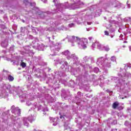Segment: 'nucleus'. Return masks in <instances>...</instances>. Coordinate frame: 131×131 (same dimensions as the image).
Instances as JSON below:
<instances>
[{"label":"nucleus","mask_w":131,"mask_h":131,"mask_svg":"<svg viewBox=\"0 0 131 131\" xmlns=\"http://www.w3.org/2000/svg\"><path fill=\"white\" fill-rule=\"evenodd\" d=\"M114 122H115V123H117V121H114Z\"/></svg>","instance_id":"nucleus-54"},{"label":"nucleus","mask_w":131,"mask_h":131,"mask_svg":"<svg viewBox=\"0 0 131 131\" xmlns=\"http://www.w3.org/2000/svg\"><path fill=\"white\" fill-rule=\"evenodd\" d=\"M87 24H88V25H92V22H88V23H87Z\"/></svg>","instance_id":"nucleus-48"},{"label":"nucleus","mask_w":131,"mask_h":131,"mask_svg":"<svg viewBox=\"0 0 131 131\" xmlns=\"http://www.w3.org/2000/svg\"><path fill=\"white\" fill-rule=\"evenodd\" d=\"M60 70H62L63 72L64 71H68L69 70V66H68V62L67 61H64L62 64L60 68Z\"/></svg>","instance_id":"nucleus-11"},{"label":"nucleus","mask_w":131,"mask_h":131,"mask_svg":"<svg viewBox=\"0 0 131 131\" xmlns=\"http://www.w3.org/2000/svg\"><path fill=\"white\" fill-rule=\"evenodd\" d=\"M62 55H64L68 60L70 58V56L71 55V53L69 50H66L62 52Z\"/></svg>","instance_id":"nucleus-17"},{"label":"nucleus","mask_w":131,"mask_h":131,"mask_svg":"<svg viewBox=\"0 0 131 131\" xmlns=\"http://www.w3.org/2000/svg\"><path fill=\"white\" fill-rule=\"evenodd\" d=\"M77 96H76L75 98V103H80V99H81V92H78Z\"/></svg>","instance_id":"nucleus-16"},{"label":"nucleus","mask_w":131,"mask_h":131,"mask_svg":"<svg viewBox=\"0 0 131 131\" xmlns=\"http://www.w3.org/2000/svg\"><path fill=\"white\" fill-rule=\"evenodd\" d=\"M24 3L26 6H28V5H30V3L28 0H24Z\"/></svg>","instance_id":"nucleus-36"},{"label":"nucleus","mask_w":131,"mask_h":131,"mask_svg":"<svg viewBox=\"0 0 131 131\" xmlns=\"http://www.w3.org/2000/svg\"><path fill=\"white\" fill-rule=\"evenodd\" d=\"M20 66H21L23 68H25V67H26V63L25 62H21Z\"/></svg>","instance_id":"nucleus-37"},{"label":"nucleus","mask_w":131,"mask_h":131,"mask_svg":"<svg viewBox=\"0 0 131 131\" xmlns=\"http://www.w3.org/2000/svg\"><path fill=\"white\" fill-rule=\"evenodd\" d=\"M34 131H36V130L35 129H34Z\"/></svg>","instance_id":"nucleus-64"},{"label":"nucleus","mask_w":131,"mask_h":131,"mask_svg":"<svg viewBox=\"0 0 131 131\" xmlns=\"http://www.w3.org/2000/svg\"><path fill=\"white\" fill-rule=\"evenodd\" d=\"M50 70H51V69H50L49 70V71H50Z\"/></svg>","instance_id":"nucleus-63"},{"label":"nucleus","mask_w":131,"mask_h":131,"mask_svg":"<svg viewBox=\"0 0 131 131\" xmlns=\"http://www.w3.org/2000/svg\"><path fill=\"white\" fill-rule=\"evenodd\" d=\"M30 5L32 7H35V6H36V3H35V2H31Z\"/></svg>","instance_id":"nucleus-38"},{"label":"nucleus","mask_w":131,"mask_h":131,"mask_svg":"<svg viewBox=\"0 0 131 131\" xmlns=\"http://www.w3.org/2000/svg\"><path fill=\"white\" fill-rule=\"evenodd\" d=\"M61 16H58V19L60 20L61 21V23H66L67 22V20H69V16L68 15H63V18H61Z\"/></svg>","instance_id":"nucleus-13"},{"label":"nucleus","mask_w":131,"mask_h":131,"mask_svg":"<svg viewBox=\"0 0 131 131\" xmlns=\"http://www.w3.org/2000/svg\"><path fill=\"white\" fill-rule=\"evenodd\" d=\"M127 5L128 9H130V4H128V1L127 2Z\"/></svg>","instance_id":"nucleus-40"},{"label":"nucleus","mask_w":131,"mask_h":131,"mask_svg":"<svg viewBox=\"0 0 131 131\" xmlns=\"http://www.w3.org/2000/svg\"><path fill=\"white\" fill-rule=\"evenodd\" d=\"M96 46H97L98 49H99V50H103V48L104 46L101 45V43H100L98 41L96 42Z\"/></svg>","instance_id":"nucleus-23"},{"label":"nucleus","mask_w":131,"mask_h":131,"mask_svg":"<svg viewBox=\"0 0 131 131\" xmlns=\"http://www.w3.org/2000/svg\"><path fill=\"white\" fill-rule=\"evenodd\" d=\"M60 118H62V117H62V116H60Z\"/></svg>","instance_id":"nucleus-60"},{"label":"nucleus","mask_w":131,"mask_h":131,"mask_svg":"<svg viewBox=\"0 0 131 131\" xmlns=\"http://www.w3.org/2000/svg\"><path fill=\"white\" fill-rule=\"evenodd\" d=\"M103 50H104L106 51V52H108L110 51V48H109V46L106 45L105 46H103Z\"/></svg>","instance_id":"nucleus-29"},{"label":"nucleus","mask_w":131,"mask_h":131,"mask_svg":"<svg viewBox=\"0 0 131 131\" xmlns=\"http://www.w3.org/2000/svg\"><path fill=\"white\" fill-rule=\"evenodd\" d=\"M38 13L41 18H45V15H46V14H47L46 13L42 12H39Z\"/></svg>","instance_id":"nucleus-28"},{"label":"nucleus","mask_w":131,"mask_h":131,"mask_svg":"<svg viewBox=\"0 0 131 131\" xmlns=\"http://www.w3.org/2000/svg\"><path fill=\"white\" fill-rule=\"evenodd\" d=\"M68 60H72L74 62V64H77V62H78V57L75 53L71 54Z\"/></svg>","instance_id":"nucleus-9"},{"label":"nucleus","mask_w":131,"mask_h":131,"mask_svg":"<svg viewBox=\"0 0 131 131\" xmlns=\"http://www.w3.org/2000/svg\"><path fill=\"white\" fill-rule=\"evenodd\" d=\"M24 49L26 52V53L28 54V55H29V56H33V55H34L33 51L30 50L31 48L29 47V46H25Z\"/></svg>","instance_id":"nucleus-10"},{"label":"nucleus","mask_w":131,"mask_h":131,"mask_svg":"<svg viewBox=\"0 0 131 131\" xmlns=\"http://www.w3.org/2000/svg\"><path fill=\"white\" fill-rule=\"evenodd\" d=\"M119 77L121 78L116 82H117L118 86H124V90H126V86H127V80L128 77H130V74H121V73L118 74Z\"/></svg>","instance_id":"nucleus-3"},{"label":"nucleus","mask_w":131,"mask_h":131,"mask_svg":"<svg viewBox=\"0 0 131 131\" xmlns=\"http://www.w3.org/2000/svg\"><path fill=\"white\" fill-rule=\"evenodd\" d=\"M24 30H25V29H26V28H24Z\"/></svg>","instance_id":"nucleus-58"},{"label":"nucleus","mask_w":131,"mask_h":131,"mask_svg":"<svg viewBox=\"0 0 131 131\" xmlns=\"http://www.w3.org/2000/svg\"><path fill=\"white\" fill-rule=\"evenodd\" d=\"M129 19L130 20L131 18H130V17H129Z\"/></svg>","instance_id":"nucleus-61"},{"label":"nucleus","mask_w":131,"mask_h":131,"mask_svg":"<svg viewBox=\"0 0 131 131\" xmlns=\"http://www.w3.org/2000/svg\"><path fill=\"white\" fill-rule=\"evenodd\" d=\"M13 49L14 48L13 47H11L10 49V51H13Z\"/></svg>","instance_id":"nucleus-52"},{"label":"nucleus","mask_w":131,"mask_h":131,"mask_svg":"<svg viewBox=\"0 0 131 131\" xmlns=\"http://www.w3.org/2000/svg\"><path fill=\"white\" fill-rule=\"evenodd\" d=\"M61 48H62V46L61 43H56L55 45L53 44L50 46V49L51 51V56H55L57 55L59 52H60V50H61Z\"/></svg>","instance_id":"nucleus-4"},{"label":"nucleus","mask_w":131,"mask_h":131,"mask_svg":"<svg viewBox=\"0 0 131 131\" xmlns=\"http://www.w3.org/2000/svg\"><path fill=\"white\" fill-rule=\"evenodd\" d=\"M42 2H43V3H44L45 4H46V3H47V0H41Z\"/></svg>","instance_id":"nucleus-47"},{"label":"nucleus","mask_w":131,"mask_h":131,"mask_svg":"<svg viewBox=\"0 0 131 131\" xmlns=\"http://www.w3.org/2000/svg\"><path fill=\"white\" fill-rule=\"evenodd\" d=\"M33 109H36V108H37V111H39V110H41L42 108V106L40 104H37V103L35 102L33 105Z\"/></svg>","instance_id":"nucleus-20"},{"label":"nucleus","mask_w":131,"mask_h":131,"mask_svg":"<svg viewBox=\"0 0 131 131\" xmlns=\"http://www.w3.org/2000/svg\"><path fill=\"white\" fill-rule=\"evenodd\" d=\"M3 88L4 89H6V90H7L9 94H12V88L11 87V85L9 84H5L3 86Z\"/></svg>","instance_id":"nucleus-19"},{"label":"nucleus","mask_w":131,"mask_h":131,"mask_svg":"<svg viewBox=\"0 0 131 131\" xmlns=\"http://www.w3.org/2000/svg\"><path fill=\"white\" fill-rule=\"evenodd\" d=\"M43 112H45V111H46V110H43Z\"/></svg>","instance_id":"nucleus-57"},{"label":"nucleus","mask_w":131,"mask_h":131,"mask_svg":"<svg viewBox=\"0 0 131 131\" xmlns=\"http://www.w3.org/2000/svg\"><path fill=\"white\" fill-rule=\"evenodd\" d=\"M84 62H91V63H94V58L93 57H89L88 56H85L83 58Z\"/></svg>","instance_id":"nucleus-18"},{"label":"nucleus","mask_w":131,"mask_h":131,"mask_svg":"<svg viewBox=\"0 0 131 131\" xmlns=\"http://www.w3.org/2000/svg\"><path fill=\"white\" fill-rule=\"evenodd\" d=\"M97 46V44L96 43V42L93 43L92 45V50H94V48Z\"/></svg>","instance_id":"nucleus-39"},{"label":"nucleus","mask_w":131,"mask_h":131,"mask_svg":"<svg viewBox=\"0 0 131 131\" xmlns=\"http://www.w3.org/2000/svg\"><path fill=\"white\" fill-rule=\"evenodd\" d=\"M111 61H112V62H116V57L112 56L111 57Z\"/></svg>","instance_id":"nucleus-33"},{"label":"nucleus","mask_w":131,"mask_h":131,"mask_svg":"<svg viewBox=\"0 0 131 131\" xmlns=\"http://www.w3.org/2000/svg\"><path fill=\"white\" fill-rule=\"evenodd\" d=\"M69 27H73L74 26V24L72 23L69 25Z\"/></svg>","instance_id":"nucleus-41"},{"label":"nucleus","mask_w":131,"mask_h":131,"mask_svg":"<svg viewBox=\"0 0 131 131\" xmlns=\"http://www.w3.org/2000/svg\"><path fill=\"white\" fill-rule=\"evenodd\" d=\"M8 45L9 42L7 39L4 40L1 42V46H2L3 48H7V46H8Z\"/></svg>","instance_id":"nucleus-21"},{"label":"nucleus","mask_w":131,"mask_h":131,"mask_svg":"<svg viewBox=\"0 0 131 131\" xmlns=\"http://www.w3.org/2000/svg\"><path fill=\"white\" fill-rule=\"evenodd\" d=\"M55 13H56V12H53L52 13H50L49 12H48L47 14H55Z\"/></svg>","instance_id":"nucleus-50"},{"label":"nucleus","mask_w":131,"mask_h":131,"mask_svg":"<svg viewBox=\"0 0 131 131\" xmlns=\"http://www.w3.org/2000/svg\"><path fill=\"white\" fill-rule=\"evenodd\" d=\"M50 122H53V125L54 126H56L57 124H58V120H59V118H53V117H50L49 118Z\"/></svg>","instance_id":"nucleus-14"},{"label":"nucleus","mask_w":131,"mask_h":131,"mask_svg":"<svg viewBox=\"0 0 131 131\" xmlns=\"http://www.w3.org/2000/svg\"><path fill=\"white\" fill-rule=\"evenodd\" d=\"M14 65H15V62H13Z\"/></svg>","instance_id":"nucleus-62"},{"label":"nucleus","mask_w":131,"mask_h":131,"mask_svg":"<svg viewBox=\"0 0 131 131\" xmlns=\"http://www.w3.org/2000/svg\"><path fill=\"white\" fill-rule=\"evenodd\" d=\"M98 13H101L102 12V9H98Z\"/></svg>","instance_id":"nucleus-45"},{"label":"nucleus","mask_w":131,"mask_h":131,"mask_svg":"<svg viewBox=\"0 0 131 131\" xmlns=\"http://www.w3.org/2000/svg\"><path fill=\"white\" fill-rule=\"evenodd\" d=\"M64 106L63 107V105L61 106V107L62 108V109H64L65 107H68L66 105H65V104H63Z\"/></svg>","instance_id":"nucleus-43"},{"label":"nucleus","mask_w":131,"mask_h":131,"mask_svg":"<svg viewBox=\"0 0 131 131\" xmlns=\"http://www.w3.org/2000/svg\"><path fill=\"white\" fill-rule=\"evenodd\" d=\"M69 122H65L64 124V129H69Z\"/></svg>","instance_id":"nucleus-27"},{"label":"nucleus","mask_w":131,"mask_h":131,"mask_svg":"<svg viewBox=\"0 0 131 131\" xmlns=\"http://www.w3.org/2000/svg\"><path fill=\"white\" fill-rule=\"evenodd\" d=\"M100 71V69H99L97 67H95L94 69V72H95V73H98Z\"/></svg>","instance_id":"nucleus-35"},{"label":"nucleus","mask_w":131,"mask_h":131,"mask_svg":"<svg viewBox=\"0 0 131 131\" xmlns=\"http://www.w3.org/2000/svg\"><path fill=\"white\" fill-rule=\"evenodd\" d=\"M129 49L130 52H131V46H129Z\"/></svg>","instance_id":"nucleus-53"},{"label":"nucleus","mask_w":131,"mask_h":131,"mask_svg":"<svg viewBox=\"0 0 131 131\" xmlns=\"http://www.w3.org/2000/svg\"><path fill=\"white\" fill-rule=\"evenodd\" d=\"M53 2L54 3L55 6H56L57 9L55 10V12L59 11V12H62L64 11L66 9L69 8L72 9V10H75V9H79L81 8L80 5V2H78L77 3H74L73 4H70L67 6L68 3H65L64 4H60L58 2V0H53Z\"/></svg>","instance_id":"nucleus-1"},{"label":"nucleus","mask_w":131,"mask_h":131,"mask_svg":"<svg viewBox=\"0 0 131 131\" xmlns=\"http://www.w3.org/2000/svg\"><path fill=\"white\" fill-rule=\"evenodd\" d=\"M59 63H60V64H62L63 63V60H59Z\"/></svg>","instance_id":"nucleus-44"},{"label":"nucleus","mask_w":131,"mask_h":131,"mask_svg":"<svg viewBox=\"0 0 131 131\" xmlns=\"http://www.w3.org/2000/svg\"><path fill=\"white\" fill-rule=\"evenodd\" d=\"M8 79L9 81H13V80H14V77L8 75Z\"/></svg>","instance_id":"nucleus-31"},{"label":"nucleus","mask_w":131,"mask_h":131,"mask_svg":"<svg viewBox=\"0 0 131 131\" xmlns=\"http://www.w3.org/2000/svg\"><path fill=\"white\" fill-rule=\"evenodd\" d=\"M102 68V69H103V74H104V75H106V74H108V70L105 69V68Z\"/></svg>","instance_id":"nucleus-32"},{"label":"nucleus","mask_w":131,"mask_h":131,"mask_svg":"<svg viewBox=\"0 0 131 131\" xmlns=\"http://www.w3.org/2000/svg\"><path fill=\"white\" fill-rule=\"evenodd\" d=\"M104 33L105 35H109V33H108V31H105Z\"/></svg>","instance_id":"nucleus-42"},{"label":"nucleus","mask_w":131,"mask_h":131,"mask_svg":"<svg viewBox=\"0 0 131 131\" xmlns=\"http://www.w3.org/2000/svg\"><path fill=\"white\" fill-rule=\"evenodd\" d=\"M21 32H23V29L21 30Z\"/></svg>","instance_id":"nucleus-59"},{"label":"nucleus","mask_w":131,"mask_h":131,"mask_svg":"<svg viewBox=\"0 0 131 131\" xmlns=\"http://www.w3.org/2000/svg\"><path fill=\"white\" fill-rule=\"evenodd\" d=\"M36 30H38V29L37 28L32 27V31L33 32H34V33H36Z\"/></svg>","instance_id":"nucleus-34"},{"label":"nucleus","mask_w":131,"mask_h":131,"mask_svg":"<svg viewBox=\"0 0 131 131\" xmlns=\"http://www.w3.org/2000/svg\"><path fill=\"white\" fill-rule=\"evenodd\" d=\"M91 64H92V63L90 62V63H86L85 64H83L82 66V67H83V68H90V69H93V68L92 67V66H91Z\"/></svg>","instance_id":"nucleus-24"},{"label":"nucleus","mask_w":131,"mask_h":131,"mask_svg":"<svg viewBox=\"0 0 131 131\" xmlns=\"http://www.w3.org/2000/svg\"><path fill=\"white\" fill-rule=\"evenodd\" d=\"M27 105H28V106H30V105H31V103H29V102H27Z\"/></svg>","instance_id":"nucleus-46"},{"label":"nucleus","mask_w":131,"mask_h":131,"mask_svg":"<svg viewBox=\"0 0 131 131\" xmlns=\"http://www.w3.org/2000/svg\"><path fill=\"white\" fill-rule=\"evenodd\" d=\"M12 113H13L15 115H20L21 114V110L19 109V107H15V106H11Z\"/></svg>","instance_id":"nucleus-8"},{"label":"nucleus","mask_w":131,"mask_h":131,"mask_svg":"<svg viewBox=\"0 0 131 131\" xmlns=\"http://www.w3.org/2000/svg\"><path fill=\"white\" fill-rule=\"evenodd\" d=\"M69 41L72 43V47H74V43H77L78 47L80 49H86V44L88 43V39H84L82 40L78 38V37H75L73 36L69 38Z\"/></svg>","instance_id":"nucleus-2"},{"label":"nucleus","mask_w":131,"mask_h":131,"mask_svg":"<svg viewBox=\"0 0 131 131\" xmlns=\"http://www.w3.org/2000/svg\"><path fill=\"white\" fill-rule=\"evenodd\" d=\"M30 38L33 39L32 43H31V47L35 50H40L41 49V45L38 43V40L36 38H33L32 36H30Z\"/></svg>","instance_id":"nucleus-5"},{"label":"nucleus","mask_w":131,"mask_h":131,"mask_svg":"<svg viewBox=\"0 0 131 131\" xmlns=\"http://www.w3.org/2000/svg\"><path fill=\"white\" fill-rule=\"evenodd\" d=\"M118 106V102H114L113 104V109H116Z\"/></svg>","instance_id":"nucleus-30"},{"label":"nucleus","mask_w":131,"mask_h":131,"mask_svg":"<svg viewBox=\"0 0 131 131\" xmlns=\"http://www.w3.org/2000/svg\"><path fill=\"white\" fill-rule=\"evenodd\" d=\"M122 109H123L122 107H119V110H122Z\"/></svg>","instance_id":"nucleus-51"},{"label":"nucleus","mask_w":131,"mask_h":131,"mask_svg":"<svg viewBox=\"0 0 131 131\" xmlns=\"http://www.w3.org/2000/svg\"><path fill=\"white\" fill-rule=\"evenodd\" d=\"M59 80L58 79H56V78H53V80H52V79H50L49 80V82H52V83H57L58 82V81Z\"/></svg>","instance_id":"nucleus-25"},{"label":"nucleus","mask_w":131,"mask_h":131,"mask_svg":"<svg viewBox=\"0 0 131 131\" xmlns=\"http://www.w3.org/2000/svg\"><path fill=\"white\" fill-rule=\"evenodd\" d=\"M89 39L90 40H92V39H93V37H89Z\"/></svg>","instance_id":"nucleus-49"},{"label":"nucleus","mask_w":131,"mask_h":131,"mask_svg":"<svg viewBox=\"0 0 131 131\" xmlns=\"http://www.w3.org/2000/svg\"><path fill=\"white\" fill-rule=\"evenodd\" d=\"M18 95L20 99H25V98H26V94H23V91L21 90H20Z\"/></svg>","instance_id":"nucleus-22"},{"label":"nucleus","mask_w":131,"mask_h":131,"mask_svg":"<svg viewBox=\"0 0 131 131\" xmlns=\"http://www.w3.org/2000/svg\"><path fill=\"white\" fill-rule=\"evenodd\" d=\"M126 42H127L126 41H124V43H126Z\"/></svg>","instance_id":"nucleus-55"},{"label":"nucleus","mask_w":131,"mask_h":131,"mask_svg":"<svg viewBox=\"0 0 131 131\" xmlns=\"http://www.w3.org/2000/svg\"><path fill=\"white\" fill-rule=\"evenodd\" d=\"M9 72L4 70L2 72V75H3L4 77H7V75H9Z\"/></svg>","instance_id":"nucleus-26"},{"label":"nucleus","mask_w":131,"mask_h":131,"mask_svg":"<svg viewBox=\"0 0 131 131\" xmlns=\"http://www.w3.org/2000/svg\"><path fill=\"white\" fill-rule=\"evenodd\" d=\"M116 78V79L117 80H118V78Z\"/></svg>","instance_id":"nucleus-56"},{"label":"nucleus","mask_w":131,"mask_h":131,"mask_svg":"<svg viewBox=\"0 0 131 131\" xmlns=\"http://www.w3.org/2000/svg\"><path fill=\"white\" fill-rule=\"evenodd\" d=\"M107 55H105V63H104V66L103 68H110L111 67V61L110 60H108V58H107Z\"/></svg>","instance_id":"nucleus-12"},{"label":"nucleus","mask_w":131,"mask_h":131,"mask_svg":"<svg viewBox=\"0 0 131 131\" xmlns=\"http://www.w3.org/2000/svg\"><path fill=\"white\" fill-rule=\"evenodd\" d=\"M34 120H35V116H32L29 117L27 118H23V121L24 122V125L26 126H28L29 125V123H28V121L30 122H32V121H34Z\"/></svg>","instance_id":"nucleus-6"},{"label":"nucleus","mask_w":131,"mask_h":131,"mask_svg":"<svg viewBox=\"0 0 131 131\" xmlns=\"http://www.w3.org/2000/svg\"><path fill=\"white\" fill-rule=\"evenodd\" d=\"M106 61V57L104 58L103 57H100L97 59L96 64L100 67V68H104L105 66V62Z\"/></svg>","instance_id":"nucleus-7"},{"label":"nucleus","mask_w":131,"mask_h":131,"mask_svg":"<svg viewBox=\"0 0 131 131\" xmlns=\"http://www.w3.org/2000/svg\"><path fill=\"white\" fill-rule=\"evenodd\" d=\"M13 124L16 127H20L22 125V122H21L20 118H18L16 120L13 121Z\"/></svg>","instance_id":"nucleus-15"}]
</instances>
